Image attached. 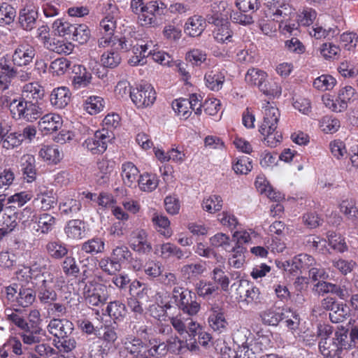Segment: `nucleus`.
Returning <instances> with one entry per match:
<instances>
[{
  "mask_svg": "<svg viewBox=\"0 0 358 358\" xmlns=\"http://www.w3.org/2000/svg\"><path fill=\"white\" fill-rule=\"evenodd\" d=\"M113 138V132L106 129L97 130L83 141V146L93 155H101L106 150L108 143Z\"/></svg>",
  "mask_w": 358,
  "mask_h": 358,
  "instance_id": "6",
  "label": "nucleus"
},
{
  "mask_svg": "<svg viewBox=\"0 0 358 358\" xmlns=\"http://www.w3.org/2000/svg\"><path fill=\"white\" fill-rule=\"evenodd\" d=\"M36 291L30 287L22 286L16 296V303L22 308H27L31 306L36 300Z\"/></svg>",
  "mask_w": 358,
  "mask_h": 358,
  "instance_id": "42",
  "label": "nucleus"
},
{
  "mask_svg": "<svg viewBox=\"0 0 358 358\" xmlns=\"http://www.w3.org/2000/svg\"><path fill=\"white\" fill-rule=\"evenodd\" d=\"M153 46L152 41L140 40L133 45L131 48L134 54L129 59L131 66L143 65L146 63V57H148V51Z\"/></svg>",
  "mask_w": 358,
  "mask_h": 358,
  "instance_id": "17",
  "label": "nucleus"
},
{
  "mask_svg": "<svg viewBox=\"0 0 358 358\" xmlns=\"http://www.w3.org/2000/svg\"><path fill=\"white\" fill-rule=\"evenodd\" d=\"M39 156L43 160L54 164H57L62 159L59 150L55 145H43L39 150Z\"/></svg>",
  "mask_w": 358,
  "mask_h": 358,
  "instance_id": "51",
  "label": "nucleus"
},
{
  "mask_svg": "<svg viewBox=\"0 0 358 358\" xmlns=\"http://www.w3.org/2000/svg\"><path fill=\"white\" fill-rule=\"evenodd\" d=\"M0 69V88L6 90L15 78V66L5 63L1 64Z\"/></svg>",
  "mask_w": 358,
  "mask_h": 358,
  "instance_id": "48",
  "label": "nucleus"
},
{
  "mask_svg": "<svg viewBox=\"0 0 358 358\" xmlns=\"http://www.w3.org/2000/svg\"><path fill=\"white\" fill-rule=\"evenodd\" d=\"M2 104L10 110L15 120L33 122L42 114V108L36 102L24 100L20 94L7 92L1 97Z\"/></svg>",
  "mask_w": 358,
  "mask_h": 358,
  "instance_id": "2",
  "label": "nucleus"
},
{
  "mask_svg": "<svg viewBox=\"0 0 358 358\" xmlns=\"http://www.w3.org/2000/svg\"><path fill=\"white\" fill-rule=\"evenodd\" d=\"M268 74L257 68L249 69L245 76V83L251 87H257L260 92L268 96H278L281 94L280 86L275 82H268Z\"/></svg>",
  "mask_w": 358,
  "mask_h": 358,
  "instance_id": "4",
  "label": "nucleus"
},
{
  "mask_svg": "<svg viewBox=\"0 0 358 358\" xmlns=\"http://www.w3.org/2000/svg\"><path fill=\"white\" fill-rule=\"evenodd\" d=\"M62 125V117L55 113L46 114L38 122L39 129L45 134L57 131Z\"/></svg>",
  "mask_w": 358,
  "mask_h": 358,
  "instance_id": "23",
  "label": "nucleus"
},
{
  "mask_svg": "<svg viewBox=\"0 0 358 358\" xmlns=\"http://www.w3.org/2000/svg\"><path fill=\"white\" fill-rule=\"evenodd\" d=\"M108 315L114 320L121 321L127 314L125 305L120 301H111L106 308Z\"/></svg>",
  "mask_w": 358,
  "mask_h": 358,
  "instance_id": "52",
  "label": "nucleus"
},
{
  "mask_svg": "<svg viewBox=\"0 0 358 358\" xmlns=\"http://www.w3.org/2000/svg\"><path fill=\"white\" fill-rule=\"evenodd\" d=\"M132 256L131 252L124 244L115 245L111 252L110 257L120 266L122 263L130 260Z\"/></svg>",
  "mask_w": 358,
  "mask_h": 358,
  "instance_id": "54",
  "label": "nucleus"
},
{
  "mask_svg": "<svg viewBox=\"0 0 358 358\" xmlns=\"http://www.w3.org/2000/svg\"><path fill=\"white\" fill-rule=\"evenodd\" d=\"M137 182L141 191L151 192L157 187L159 179L155 174L145 173L140 176Z\"/></svg>",
  "mask_w": 358,
  "mask_h": 358,
  "instance_id": "49",
  "label": "nucleus"
},
{
  "mask_svg": "<svg viewBox=\"0 0 358 358\" xmlns=\"http://www.w3.org/2000/svg\"><path fill=\"white\" fill-rule=\"evenodd\" d=\"M208 323L210 329L218 334L224 333L227 331L229 322L226 319L222 307L216 303L210 306Z\"/></svg>",
  "mask_w": 358,
  "mask_h": 358,
  "instance_id": "11",
  "label": "nucleus"
},
{
  "mask_svg": "<svg viewBox=\"0 0 358 358\" xmlns=\"http://www.w3.org/2000/svg\"><path fill=\"white\" fill-rule=\"evenodd\" d=\"M74 25L63 20L57 19L52 24V29L59 36H71Z\"/></svg>",
  "mask_w": 358,
  "mask_h": 358,
  "instance_id": "64",
  "label": "nucleus"
},
{
  "mask_svg": "<svg viewBox=\"0 0 358 358\" xmlns=\"http://www.w3.org/2000/svg\"><path fill=\"white\" fill-rule=\"evenodd\" d=\"M37 18V8L32 5H27L20 12L19 23L23 29L31 31L35 27Z\"/></svg>",
  "mask_w": 358,
  "mask_h": 358,
  "instance_id": "20",
  "label": "nucleus"
},
{
  "mask_svg": "<svg viewBox=\"0 0 358 358\" xmlns=\"http://www.w3.org/2000/svg\"><path fill=\"white\" fill-rule=\"evenodd\" d=\"M20 98L24 100L36 102L44 96L43 88L37 83H29L23 86Z\"/></svg>",
  "mask_w": 358,
  "mask_h": 358,
  "instance_id": "31",
  "label": "nucleus"
},
{
  "mask_svg": "<svg viewBox=\"0 0 358 358\" xmlns=\"http://www.w3.org/2000/svg\"><path fill=\"white\" fill-rule=\"evenodd\" d=\"M17 213L13 212L11 206L6 207L0 220V226L5 229L7 232H11L17 226Z\"/></svg>",
  "mask_w": 358,
  "mask_h": 358,
  "instance_id": "50",
  "label": "nucleus"
},
{
  "mask_svg": "<svg viewBox=\"0 0 358 358\" xmlns=\"http://www.w3.org/2000/svg\"><path fill=\"white\" fill-rule=\"evenodd\" d=\"M72 72L74 74L72 78V85L75 89L85 87L91 83L92 75L84 66L74 65Z\"/></svg>",
  "mask_w": 358,
  "mask_h": 358,
  "instance_id": "24",
  "label": "nucleus"
},
{
  "mask_svg": "<svg viewBox=\"0 0 358 358\" xmlns=\"http://www.w3.org/2000/svg\"><path fill=\"white\" fill-rule=\"evenodd\" d=\"M47 253L55 259H61L66 256L69 250L65 243L59 240L50 241L45 245Z\"/></svg>",
  "mask_w": 358,
  "mask_h": 358,
  "instance_id": "41",
  "label": "nucleus"
},
{
  "mask_svg": "<svg viewBox=\"0 0 358 358\" xmlns=\"http://www.w3.org/2000/svg\"><path fill=\"white\" fill-rule=\"evenodd\" d=\"M206 85L213 91H219L222 89L225 80L224 75L218 70H213L205 75Z\"/></svg>",
  "mask_w": 358,
  "mask_h": 358,
  "instance_id": "46",
  "label": "nucleus"
},
{
  "mask_svg": "<svg viewBox=\"0 0 358 358\" xmlns=\"http://www.w3.org/2000/svg\"><path fill=\"white\" fill-rule=\"evenodd\" d=\"M330 347L328 350L331 351L327 355H330L331 352L335 355V352H343L344 350L351 348L348 339V329L341 326L334 333V336L330 341Z\"/></svg>",
  "mask_w": 358,
  "mask_h": 358,
  "instance_id": "16",
  "label": "nucleus"
},
{
  "mask_svg": "<svg viewBox=\"0 0 358 358\" xmlns=\"http://www.w3.org/2000/svg\"><path fill=\"white\" fill-rule=\"evenodd\" d=\"M58 208L62 215L73 217L80 211L82 203L80 200L66 197L59 201Z\"/></svg>",
  "mask_w": 358,
  "mask_h": 358,
  "instance_id": "33",
  "label": "nucleus"
},
{
  "mask_svg": "<svg viewBox=\"0 0 358 358\" xmlns=\"http://www.w3.org/2000/svg\"><path fill=\"white\" fill-rule=\"evenodd\" d=\"M40 202V208L43 211H48L57 205V199L52 189H45L36 194L33 203Z\"/></svg>",
  "mask_w": 358,
  "mask_h": 358,
  "instance_id": "32",
  "label": "nucleus"
},
{
  "mask_svg": "<svg viewBox=\"0 0 358 358\" xmlns=\"http://www.w3.org/2000/svg\"><path fill=\"white\" fill-rule=\"evenodd\" d=\"M122 343L124 350L133 356L136 357L142 352H146L147 350L143 341L134 336H127L122 341Z\"/></svg>",
  "mask_w": 358,
  "mask_h": 358,
  "instance_id": "28",
  "label": "nucleus"
},
{
  "mask_svg": "<svg viewBox=\"0 0 358 358\" xmlns=\"http://www.w3.org/2000/svg\"><path fill=\"white\" fill-rule=\"evenodd\" d=\"M71 38L80 44L86 43L90 38V31L85 24H75Z\"/></svg>",
  "mask_w": 358,
  "mask_h": 358,
  "instance_id": "63",
  "label": "nucleus"
},
{
  "mask_svg": "<svg viewBox=\"0 0 358 358\" xmlns=\"http://www.w3.org/2000/svg\"><path fill=\"white\" fill-rule=\"evenodd\" d=\"M262 109L263 119L259 131L264 136V141L268 146L275 147L282 138L281 134L277 131L280 112L269 102L264 103Z\"/></svg>",
  "mask_w": 358,
  "mask_h": 358,
  "instance_id": "3",
  "label": "nucleus"
},
{
  "mask_svg": "<svg viewBox=\"0 0 358 358\" xmlns=\"http://www.w3.org/2000/svg\"><path fill=\"white\" fill-rule=\"evenodd\" d=\"M152 222L158 232L165 238L171 237L172 232L170 229V221L167 217L155 213L152 215Z\"/></svg>",
  "mask_w": 358,
  "mask_h": 358,
  "instance_id": "47",
  "label": "nucleus"
},
{
  "mask_svg": "<svg viewBox=\"0 0 358 358\" xmlns=\"http://www.w3.org/2000/svg\"><path fill=\"white\" fill-rule=\"evenodd\" d=\"M105 250L103 238L94 236L80 245V251L92 255L102 253Z\"/></svg>",
  "mask_w": 358,
  "mask_h": 358,
  "instance_id": "36",
  "label": "nucleus"
},
{
  "mask_svg": "<svg viewBox=\"0 0 358 358\" xmlns=\"http://www.w3.org/2000/svg\"><path fill=\"white\" fill-rule=\"evenodd\" d=\"M36 55L35 47L24 41L14 48L11 61L15 66H27L32 63Z\"/></svg>",
  "mask_w": 358,
  "mask_h": 358,
  "instance_id": "9",
  "label": "nucleus"
},
{
  "mask_svg": "<svg viewBox=\"0 0 358 358\" xmlns=\"http://www.w3.org/2000/svg\"><path fill=\"white\" fill-rule=\"evenodd\" d=\"M262 321L264 324L276 326L280 321L285 320V313L280 308H271L260 313Z\"/></svg>",
  "mask_w": 358,
  "mask_h": 358,
  "instance_id": "40",
  "label": "nucleus"
},
{
  "mask_svg": "<svg viewBox=\"0 0 358 358\" xmlns=\"http://www.w3.org/2000/svg\"><path fill=\"white\" fill-rule=\"evenodd\" d=\"M116 28V22L112 16H106L100 22V32L102 36L98 41V45L101 48L108 47L114 36V31Z\"/></svg>",
  "mask_w": 358,
  "mask_h": 358,
  "instance_id": "14",
  "label": "nucleus"
},
{
  "mask_svg": "<svg viewBox=\"0 0 358 358\" xmlns=\"http://www.w3.org/2000/svg\"><path fill=\"white\" fill-rule=\"evenodd\" d=\"M64 231L68 238L80 240L85 236V224L81 220H71L67 222Z\"/></svg>",
  "mask_w": 358,
  "mask_h": 358,
  "instance_id": "27",
  "label": "nucleus"
},
{
  "mask_svg": "<svg viewBox=\"0 0 358 358\" xmlns=\"http://www.w3.org/2000/svg\"><path fill=\"white\" fill-rule=\"evenodd\" d=\"M57 222L54 215L44 212L36 217L33 229L38 235H47L55 229Z\"/></svg>",
  "mask_w": 358,
  "mask_h": 358,
  "instance_id": "15",
  "label": "nucleus"
},
{
  "mask_svg": "<svg viewBox=\"0 0 358 358\" xmlns=\"http://www.w3.org/2000/svg\"><path fill=\"white\" fill-rule=\"evenodd\" d=\"M131 11L138 15V22L141 26L148 27V23L150 22V18L148 17L147 3H144L143 0H131L130 3Z\"/></svg>",
  "mask_w": 358,
  "mask_h": 358,
  "instance_id": "45",
  "label": "nucleus"
},
{
  "mask_svg": "<svg viewBox=\"0 0 358 358\" xmlns=\"http://www.w3.org/2000/svg\"><path fill=\"white\" fill-rule=\"evenodd\" d=\"M233 341L238 348L250 343L252 340L251 331L246 327H240L232 334Z\"/></svg>",
  "mask_w": 358,
  "mask_h": 358,
  "instance_id": "57",
  "label": "nucleus"
},
{
  "mask_svg": "<svg viewBox=\"0 0 358 358\" xmlns=\"http://www.w3.org/2000/svg\"><path fill=\"white\" fill-rule=\"evenodd\" d=\"M211 279L212 282L218 287V290L220 289L224 292H229L230 280L220 266L213 269Z\"/></svg>",
  "mask_w": 358,
  "mask_h": 358,
  "instance_id": "43",
  "label": "nucleus"
},
{
  "mask_svg": "<svg viewBox=\"0 0 358 358\" xmlns=\"http://www.w3.org/2000/svg\"><path fill=\"white\" fill-rule=\"evenodd\" d=\"M16 11L8 3L0 4V25L10 24L15 19Z\"/></svg>",
  "mask_w": 358,
  "mask_h": 358,
  "instance_id": "61",
  "label": "nucleus"
},
{
  "mask_svg": "<svg viewBox=\"0 0 358 358\" xmlns=\"http://www.w3.org/2000/svg\"><path fill=\"white\" fill-rule=\"evenodd\" d=\"M218 287L212 281L200 280L195 284V292L196 294L205 299L209 300L218 294Z\"/></svg>",
  "mask_w": 358,
  "mask_h": 358,
  "instance_id": "30",
  "label": "nucleus"
},
{
  "mask_svg": "<svg viewBox=\"0 0 358 358\" xmlns=\"http://www.w3.org/2000/svg\"><path fill=\"white\" fill-rule=\"evenodd\" d=\"M222 207V199L218 195H211L205 198L202 202V208L206 212L215 213L220 211Z\"/></svg>",
  "mask_w": 358,
  "mask_h": 358,
  "instance_id": "62",
  "label": "nucleus"
},
{
  "mask_svg": "<svg viewBox=\"0 0 358 358\" xmlns=\"http://www.w3.org/2000/svg\"><path fill=\"white\" fill-rule=\"evenodd\" d=\"M19 336L25 346L36 345L41 342L42 329L28 328L22 329Z\"/></svg>",
  "mask_w": 358,
  "mask_h": 358,
  "instance_id": "44",
  "label": "nucleus"
},
{
  "mask_svg": "<svg viewBox=\"0 0 358 358\" xmlns=\"http://www.w3.org/2000/svg\"><path fill=\"white\" fill-rule=\"evenodd\" d=\"M84 296L89 306H101L106 303L109 296L106 285L92 282L85 285Z\"/></svg>",
  "mask_w": 358,
  "mask_h": 358,
  "instance_id": "8",
  "label": "nucleus"
},
{
  "mask_svg": "<svg viewBox=\"0 0 358 358\" xmlns=\"http://www.w3.org/2000/svg\"><path fill=\"white\" fill-rule=\"evenodd\" d=\"M172 298L178 309L189 317L196 316L201 310V303L196 301L194 294L188 289L175 287Z\"/></svg>",
  "mask_w": 358,
  "mask_h": 358,
  "instance_id": "5",
  "label": "nucleus"
},
{
  "mask_svg": "<svg viewBox=\"0 0 358 358\" xmlns=\"http://www.w3.org/2000/svg\"><path fill=\"white\" fill-rule=\"evenodd\" d=\"M19 163L24 179L27 182H32L36 180L37 169L34 156L31 154H24L20 157Z\"/></svg>",
  "mask_w": 358,
  "mask_h": 358,
  "instance_id": "18",
  "label": "nucleus"
},
{
  "mask_svg": "<svg viewBox=\"0 0 358 358\" xmlns=\"http://www.w3.org/2000/svg\"><path fill=\"white\" fill-rule=\"evenodd\" d=\"M220 5L222 6V8L224 7V3L222 1H220L219 4L217 3L212 4L210 11L206 15V21L209 24H213L215 27L227 22V20L222 17V14L219 10Z\"/></svg>",
  "mask_w": 358,
  "mask_h": 358,
  "instance_id": "56",
  "label": "nucleus"
},
{
  "mask_svg": "<svg viewBox=\"0 0 358 358\" xmlns=\"http://www.w3.org/2000/svg\"><path fill=\"white\" fill-rule=\"evenodd\" d=\"M340 213L353 224L358 222V201L352 197L343 199L339 204Z\"/></svg>",
  "mask_w": 358,
  "mask_h": 358,
  "instance_id": "19",
  "label": "nucleus"
},
{
  "mask_svg": "<svg viewBox=\"0 0 358 358\" xmlns=\"http://www.w3.org/2000/svg\"><path fill=\"white\" fill-rule=\"evenodd\" d=\"M130 248L139 254L147 255L152 251V245L148 240V233L143 229L134 230L129 238Z\"/></svg>",
  "mask_w": 358,
  "mask_h": 358,
  "instance_id": "12",
  "label": "nucleus"
},
{
  "mask_svg": "<svg viewBox=\"0 0 358 358\" xmlns=\"http://www.w3.org/2000/svg\"><path fill=\"white\" fill-rule=\"evenodd\" d=\"M99 268L110 275H115L121 269V266L116 262L111 257H104L98 263Z\"/></svg>",
  "mask_w": 358,
  "mask_h": 358,
  "instance_id": "58",
  "label": "nucleus"
},
{
  "mask_svg": "<svg viewBox=\"0 0 358 358\" xmlns=\"http://www.w3.org/2000/svg\"><path fill=\"white\" fill-rule=\"evenodd\" d=\"M43 46L51 52L65 55L71 53L74 48L71 42L56 38H50Z\"/></svg>",
  "mask_w": 358,
  "mask_h": 358,
  "instance_id": "34",
  "label": "nucleus"
},
{
  "mask_svg": "<svg viewBox=\"0 0 358 358\" xmlns=\"http://www.w3.org/2000/svg\"><path fill=\"white\" fill-rule=\"evenodd\" d=\"M213 38L220 43L228 44L235 42L234 34L229 22L215 26L213 30Z\"/></svg>",
  "mask_w": 358,
  "mask_h": 358,
  "instance_id": "25",
  "label": "nucleus"
},
{
  "mask_svg": "<svg viewBox=\"0 0 358 358\" xmlns=\"http://www.w3.org/2000/svg\"><path fill=\"white\" fill-rule=\"evenodd\" d=\"M206 270L204 263L197 262L183 265L180 271L183 278L191 280L201 275Z\"/></svg>",
  "mask_w": 358,
  "mask_h": 358,
  "instance_id": "39",
  "label": "nucleus"
},
{
  "mask_svg": "<svg viewBox=\"0 0 358 358\" xmlns=\"http://www.w3.org/2000/svg\"><path fill=\"white\" fill-rule=\"evenodd\" d=\"M71 93L66 87H60L52 90L50 96L51 104L57 108H64L69 103Z\"/></svg>",
  "mask_w": 358,
  "mask_h": 358,
  "instance_id": "29",
  "label": "nucleus"
},
{
  "mask_svg": "<svg viewBox=\"0 0 358 358\" xmlns=\"http://www.w3.org/2000/svg\"><path fill=\"white\" fill-rule=\"evenodd\" d=\"M61 264L64 273L67 276L76 277L80 273V267L75 257L66 256Z\"/></svg>",
  "mask_w": 358,
  "mask_h": 358,
  "instance_id": "60",
  "label": "nucleus"
},
{
  "mask_svg": "<svg viewBox=\"0 0 358 358\" xmlns=\"http://www.w3.org/2000/svg\"><path fill=\"white\" fill-rule=\"evenodd\" d=\"M155 100L156 92L150 84H141L136 89L133 90L131 101L138 108L150 106Z\"/></svg>",
  "mask_w": 358,
  "mask_h": 358,
  "instance_id": "10",
  "label": "nucleus"
},
{
  "mask_svg": "<svg viewBox=\"0 0 358 358\" xmlns=\"http://www.w3.org/2000/svg\"><path fill=\"white\" fill-rule=\"evenodd\" d=\"M206 27L205 18L201 15H194L187 20L184 31L190 37H197L202 34Z\"/></svg>",
  "mask_w": 358,
  "mask_h": 358,
  "instance_id": "21",
  "label": "nucleus"
},
{
  "mask_svg": "<svg viewBox=\"0 0 358 358\" xmlns=\"http://www.w3.org/2000/svg\"><path fill=\"white\" fill-rule=\"evenodd\" d=\"M49 334L58 339L66 338L73 330V324L67 319L53 317L47 325Z\"/></svg>",
  "mask_w": 358,
  "mask_h": 358,
  "instance_id": "13",
  "label": "nucleus"
},
{
  "mask_svg": "<svg viewBox=\"0 0 358 358\" xmlns=\"http://www.w3.org/2000/svg\"><path fill=\"white\" fill-rule=\"evenodd\" d=\"M17 279L24 283L31 282L36 288L40 303L45 306L57 299L55 288L61 287L64 281L51 267L40 266L36 263L31 266H23L16 271Z\"/></svg>",
  "mask_w": 358,
  "mask_h": 358,
  "instance_id": "1",
  "label": "nucleus"
},
{
  "mask_svg": "<svg viewBox=\"0 0 358 358\" xmlns=\"http://www.w3.org/2000/svg\"><path fill=\"white\" fill-rule=\"evenodd\" d=\"M350 315V311L346 306L343 303H338L333 310L329 312V320L333 323H341L345 321Z\"/></svg>",
  "mask_w": 358,
  "mask_h": 358,
  "instance_id": "55",
  "label": "nucleus"
},
{
  "mask_svg": "<svg viewBox=\"0 0 358 358\" xmlns=\"http://www.w3.org/2000/svg\"><path fill=\"white\" fill-rule=\"evenodd\" d=\"M310 35L315 39H331L339 34V29L336 25L323 27L315 24L309 30Z\"/></svg>",
  "mask_w": 358,
  "mask_h": 358,
  "instance_id": "38",
  "label": "nucleus"
},
{
  "mask_svg": "<svg viewBox=\"0 0 358 358\" xmlns=\"http://www.w3.org/2000/svg\"><path fill=\"white\" fill-rule=\"evenodd\" d=\"M101 62L104 67L114 69L120 64L121 57L117 51L108 50L102 54Z\"/></svg>",
  "mask_w": 358,
  "mask_h": 358,
  "instance_id": "59",
  "label": "nucleus"
},
{
  "mask_svg": "<svg viewBox=\"0 0 358 358\" xmlns=\"http://www.w3.org/2000/svg\"><path fill=\"white\" fill-rule=\"evenodd\" d=\"M6 320L20 329L28 328L27 311L21 308H7L4 310Z\"/></svg>",
  "mask_w": 358,
  "mask_h": 358,
  "instance_id": "22",
  "label": "nucleus"
},
{
  "mask_svg": "<svg viewBox=\"0 0 358 358\" xmlns=\"http://www.w3.org/2000/svg\"><path fill=\"white\" fill-rule=\"evenodd\" d=\"M328 243L335 251L343 253L348 250V246L345 238L334 231H329L327 235Z\"/></svg>",
  "mask_w": 358,
  "mask_h": 358,
  "instance_id": "53",
  "label": "nucleus"
},
{
  "mask_svg": "<svg viewBox=\"0 0 358 358\" xmlns=\"http://www.w3.org/2000/svg\"><path fill=\"white\" fill-rule=\"evenodd\" d=\"M315 264V260L311 255L302 253L295 256L291 261L279 262L277 266L292 276H299L303 270L310 268Z\"/></svg>",
  "mask_w": 358,
  "mask_h": 358,
  "instance_id": "7",
  "label": "nucleus"
},
{
  "mask_svg": "<svg viewBox=\"0 0 358 358\" xmlns=\"http://www.w3.org/2000/svg\"><path fill=\"white\" fill-rule=\"evenodd\" d=\"M121 176L123 182L128 187H131L136 182L139 175L138 168L130 162H124L122 164Z\"/></svg>",
  "mask_w": 358,
  "mask_h": 358,
  "instance_id": "37",
  "label": "nucleus"
},
{
  "mask_svg": "<svg viewBox=\"0 0 358 358\" xmlns=\"http://www.w3.org/2000/svg\"><path fill=\"white\" fill-rule=\"evenodd\" d=\"M334 331V328L329 324H319L317 326V335L320 338L318 343L319 350L322 355H327L330 351L328 350L330 347L331 336Z\"/></svg>",
  "mask_w": 358,
  "mask_h": 358,
  "instance_id": "26",
  "label": "nucleus"
},
{
  "mask_svg": "<svg viewBox=\"0 0 358 358\" xmlns=\"http://www.w3.org/2000/svg\"><path fill=\"white\" fill-rule=\"evenodd\" d=\"M168 12L166 5L159 0L150 1L147 3V13L151 22L148 23V27L152 26L156 23V16L165 15Z\"/></svg>",
  "mask_w": 358,
  "mask_h": 358,
  "instance_id": "35",
  "label": "nucleus"
}]
</instances>
